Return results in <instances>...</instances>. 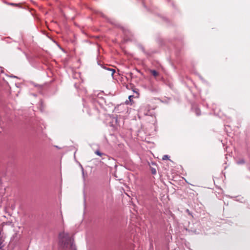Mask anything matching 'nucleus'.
<instances>
[{
	"mask_svg": "<svg viewBox=\"0 0 250 250\" xmlns=\"http://www.w3.org/2000/svg\"><path fill=\"white\" fill-rule=\"evenodd\" d=\"M1 244H1V243H0V248H1V247H2V245H1Z\"/></svg>",
	"mask_w": 250,
	"mask_h": 250,
	"instance_id": "nucleus-10",
	"label": "nucleus"
},
{
	"mask_svg": "<svg viewBox=\"0 0 250 250\" xmlns=\"http://www.w3.org/2000/svg\"><path fill=\"white\" fill-rule=\"evenodd\" d=\"M150 72L154 77H156L158 75V73L155 70H151Z\"/></svg>",
	"mask_w": 250,
	"mask_h": 250,
	"instance_id": "nucleus-2",
	"label": "nucleus"
},
{
	"mask_svg": "<svg viewBox=\"0 0 250 250\" xmlns=\"http://www.w3.org/2000/svg\"><path fill=\"white\" fill-rule=\"evenodd\" d=\"M156 170H155V169H152V173L153 174H155V173H156Z\"/></svg>",
	"mask_w": 250,
	"mask_h": 250,
	"instance_id": "nucleus-8",
	"label": "nucleus"
},
{
	"mask_svg": "<svg viewBox=\"0 0 250 250\" xmlns=\"http://www.w3.org/2000/svg\"><path fill=\"white\" fill-rule=\"evenodd\" d=\"M168 158V155H164L163 157V160H166Z\"/></svg>",
	"mask_w": 250,
	"mask_h": 250,
	"instance_id": "nucleus-7",
	"label": "nucleus"
},
{
	"mask_svg": "<svg viewBox=\"0 0 250 250\" xmlns=\"http://www.w3.org/2000/svg\"><path fill=\"white\" fill-rule=\"evenodd\" d=\"M59 244L63 249L67 250H76L75 246L73 244V238L69 234L62 232L59 234Z\"/></svg>",
	"mask_w": 250,
	"mask_h": 250,
	"instance_id": "nucleus-1",
	"label": "nucleus"
},
{
	"mask_svg": "<svg viewBox=\"0 0 250 250\" xmlns=\"http://www.w3.org/2000/svg\"><path fill=\"white\" fill-rule=\"evenodd\" d=\"M237 163L238 164H244L245 163V161L244 159H241L238 161Z\"/></svg>",
	"mask_w": 250,
	"mask_h": 250,
	"instance_id": "nucleus-6",
	"label": "nucleus"
},
{
	"mask_svg": "<svg viewBox=\"0 0 250 250\" xmlns=\"http://www.w3.org/2000/svg\"><path fill=\"white\" fill-rule=\"evenodd\" d=\"M106 69L111 72V75L112 76H113L115 72V70L114 69H113L109 68H106Z\"/></svg>",
	"mask_w": 250,
	"mask_h": 250,
	"instance_id": "nucleus-3",
	"label": "nucleus"
},
{
	"mask_svg": "<svg viewBox=\"0 0 250 250\" xmlns=\"http://www.w3.org/2000/svg\"><path fill=\"white\" fill-rule=\"evenodd\" d=\"M195 112L197 115L199 116L201 114V112L199 109H195Z\"/></svg>",
	"mask_w": 250,
	"mask_h": 250,
	"instance_id": "nucleus-5",
	"label": "nucleus"
},
{
	"mask_svg": "<svg viewBox=\"0 0 250 250\" xmlns=\"http://www.w3.org/2000/svg\"><path fill=\"white\" fill-rule=\"evenodd\" d=\"M95 153L98 155V156H102L103 155H104L103 153H101L100 151L99 150H96L95 151Z\"/></svg>",
	"mask_w": 250,
	"mask_h": 250,
	"instance_id": "nucleus-4",
	"label": "nucleus"
},
{
	"mask_svg": "<svg viewBox=\"0 0 250 250\" xmlns=\"http://www.w3.org/2000/svg\"><path fill=\"white\" fill-rule=\"evenodd\" d=\"M133 97V96H129L128 98L129 99H131V97Z\"/></svg>",
	"mask_w": 250,
	"mask_h": 250,
	"instance_id": "nucleus-9",
	"label": "nucleus"
}]
</instances>
